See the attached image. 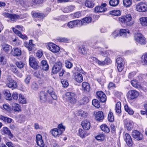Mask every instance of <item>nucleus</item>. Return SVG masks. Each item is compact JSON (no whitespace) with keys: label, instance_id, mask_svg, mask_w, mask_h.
I'll return each instance as SVG.
<instances>
[{"label":"nucleus","instance_id":"1","mask_svg":"<svg viewBox=\"0 0 147 147\" xmlns=\"http://www.w3.org/2000/svg\"><path fill=\"white\" fill-rule=\"evenodd\" d=\"M132 17L130 14H127L118 18L119 22L128 26H131L134 24V22L132 20Z\"/></svg>","mask_w":147,"mask_h":147},{"label":"nucleus","instance_id":"2","mask_svg":"<svg viewBox=\"0 0 147 147\" xmlns=\"http://www.w3.org/2000/svg\"><path fill=\"white\" fill-rule=\"evenodd\" d=\"M65 95L68 102L71 104H76L78 100L77 96L75 93L73 92H67Z\"/></svg>","mask_w":147,"mask_h":147},{"label":"nucleus","instance_id":"3","mask_svg":"<svg viewBox=\"0 0 147 147\" xmlns=\"http://www.w3.org/2000/svg\"><path fill=\"white\" fill-rule=\"evenodd\" d=\"M135 39L136 43L141 45H145L146 43V40L144 36L140 33H137L135 35Z\"/></svg>","mask_w":147,"mask_h":147},{"label":"nucleus","instance_id":"4","mask_svg":"<svg viewBox=\"0 0 147 147\" xmlns=\"http://www.w3.org/2000/svg\"><path fill=\"white\" fill-rule=\"evenodd\" d=\"M29 62L30 65L32 68L36 69L39 68L37 60L35 57L31 55L29 57Z\"/></svg>","mask_w":147,"mask_h":147},{"label":"nucleus","instance_id":"5","mask_svg":"<svg viewBox=\"0 0 147 147\" xmlns=\"http://www.w3.org/2000/svg\"><path fill=\"white\" fill-rule=\"evenodd\" d=\"M138 92L134 90H129L127 94V97L129 100H133L137 98L139 96Z\"/></svg>","mask_w":147,"mask_h":147},{"label":"nucleus","instance_id":"6","mask_svg":"<svg viewBox=\"0 0 147 147\" xmlns=\"http://www.w3.org/2000/svg\"><path fill=\"white\" fill-rule=\"evenodd\" d=\"M136 9L139 12L147 11V5L144 3L140 2L136 5Z\"/></svg>","mask_w":147,"mask_h":147},{"label":"nucleus","instance_id":"7","mask_svg":"<svg viewBox=\"0 0 147 147\" xmlns=\"http://www.w3.org/2000/svg\"><path fill=\"white\" fill-rule=\"evenodd\" d=\"M132 136L138 141L141 140L143 138V135L139 131L134 130L131 133Z\"/></svg>","mask_w":147,"mask_h":147},{"label":"nucleus","instance_id":"8","mask_svg":"<svg viewBox=\"0 0 147 147\" xmlns=\"http://www.w3.org/2000/svg\"><path fill=\"white\" fill-rule=\"evenodd\" d=\"M48 49L53 53H56L59 52L60 50L59 47L55 44L50 43L48 44Z\"/></svg>","mask_w":147,"mask_h":147},{"label":"nucleus","instance_id":"9","mask_svg":"<svg viewBox=\"0 0 147 147\" xmlns=\"http://www.w3.org/2000/svg\"><path fill=\"white\" fill-rule=\"evenodd\" d=\"M97 98L100 101L102 102L106 101V96L105 94L102 91H98L96 93Z\"/></svg>","mask_w":147,"mask_h":147},{"label":"nucleus","instance_id":"10","mask_svg":"<svg viewBox=\"0 0 147 147\" xmlns=\"http://www.w3.org/2000/svg\"><path fill=\"white\" fill-rule=\"evenodd\" d=\"M62 63L60 61L56 63L52 68V72L54 74L58 73L61 68Z\"/></svg>","mask_w":147,"mask_h":147},{"label":"nucleus","instance_id":"11","mask_svg":"<svg viewBox=\"0 0 147 147\" xmlns=\"http://www.w3.org/2000/svg\"><path fill=\"white\" fill-rule=\"evenodd\" d=\"M79 20H75L71 21L67 24V26L69 28H72L76 26L80 27V24Z\"/></svg>","mask_w":147,"mask_h":147},{"label":"nucleus","instance_id":"12","mask_svg":"<svg viewBox=\"0 0 147 147\" xmlns=\"http://www.w3.org/2000/svg\"><path fill=\"white\" fill-rule=\"evenodd\" d=\"M124 138L128 146L129 147H132L133 142L130 135L128 133H126L124 136Z\"/></svg>","mask_w":147,"mask_h":147},{"label":"nucleus","instance_id":"13","mask_svg":"<svg viewBox=\"0 0 147 147\" xmlns=\"http://www.w3.org/2000/svg\"><path fill=\"white\" fill-rule=\"evenodd\" d=\"M91 21L92 18L90 17L84 18L81 20H79L80 26H81L83 25H86L91 22Z\"/></svg>","mask_w":147,"mask_h":147},{"label":"nucleus","instance_id":"14","mask_svg":"<svg viewBox=\"0 0 147 147\" xmlns=\"http://www.w3.org/2000/svg\"><path fill=\"white\" fill-rule=\"evenodd\" d=\"M125 127L126 128L128 131H130L133 128L134 123L131 120H124Z\"/></svg>","mask_w":147,"mask_h":147},{"label":"nucleus","instance_id":"15","mask_svg":"<svg viewBox=\"0 0 147 147\" xmlns=\"http://www.w3.org/2000/svg\"><path fill=\"white\" fill-rule=\"evenodd\" d=\"M94 113L96 120L100 121L104 119V115L102 111L94 112Z\"/></svg>","mask_w":147,"mask_h":147},{"label":"nucleus","instance_id":"16","mask_svg":"<svg viewBox=\"0 0 147 147\" xmlns=\"http://www.w3.org/2000/svg\"><path fill=\"white\" fill-rule=\"evenodd\" d=\"M3 15L5 17L10 18L12 21H14L20 18L19 16L16 15L11 14L6 12L3 13Z\"/></svg>","mask_w":147,"mask_h":147},{"label":"nucleus","instance_id":"17","mask_svg":"<svg viewBox=\"0 0 147 147\" xmlns=\"http://www.w3.org/2000/svg\"><path fill=\"white\" fill-rule=\"evenodd\" d=\"M119 33V35L123 37H126L130 35L129 31L128 29H121Z\"/></svg>","mask_w":147,"mask_h":147},{"label":"nucleus","instance_id":"18","mask_svg":"<svg viewBox=\"0 0 147 147\" xmlns=\"http://www.w3.org/2000/svg\"><path fill=\"white\" fill-rule=\"evenodd\" d=\"M8 82L7 84V86L10 88H16L17 86V83L14 82L13 80L10 78L7 79Z\"/></svg>","mask_w":147,"mask_h":147},{"label":"nucleus","instance_id":"19","mask_svg":"<svg viewBox=\"0 0 147 147\" xmlns=\"http://www.w3.org/2000/svg\"><path fill=\"white\" fill-rule=\"evenodd\" d=\"M47 93L44 91L40 92V94L39 98L40 101L41 102H45L47 100Z\"/></svg>","mask_w":147,"mask_h":147},{"label":"nucleus","instance_id":"20","mask_svg":"<svg viewBox=\"0 0 147 147\" xmlns=\"http://www.w3.org/2000/svg\"><path fill=\"white\" fill-rule=\"evenodd\" d=\"M50 132L52 135L55 137L59 136V135L62 134V131H61L57 128H54L50 131Z\"/></svg>","mask_w":147,"mask_h":147},{"label":"nucleus","instance_id":"21","mask_svg":"<svg viewBox=\"0 0 147 147\" xmlns=\"http://www.w3.org/2000/svg\"><path fill=\"white\" fill-rule=\"evenodd\" d=\"M12 30L14 32L17 34L19 37L23 39H27L28 37L25 35H23L21 33L13 27L12 28Z\"/></svg>","mask_w":147,"mask_h":147},{"label":"nucleus","instance_id":"22","mask_svg":"<svg viewBox=\"0 0 147 147\" xmlns=\"http://www.w3.org/2000/svg\"><path fill=\"white\" fill-rule=\"evenodd\" d=\"M82 127L85 130H88L90 126V123L86 120L82 121L81 123Z\"/></svg>","mask_w":147,"mask_h":147},{"label":"nucleus","instance_id":"23","mask_svg":"<svg viewBox=\"0 0 147 147\" xmlns=\"http://www.w3.org/2000/svg\"><path fill=\"white\" fill-rule=\"evenodd\" d=\"M75 74L74 78L75 81L78 83L81 82L83 80L82 75L78 73H76Z\"/></svg>","mask_w":147,"mask_h":147},{"label":"nucleus","instance_id":"24","mask_svg":"<svg viewBox=\"0 0 147 147\" xmlns=\"http://www.w3.org/2000/svg\"><path fill=\"white\" fill-rule=\"evenodd\" d=\"M89 59L91 61H94L99 65L103 66L105 65L104 61H100L96 57L91 56L90 57Z\"/></svg>","mask_w":147,"mask_h":147},{"label":"nucleus","instance_id":"25","mask_svg":"<svg viewBox=\"0 0 147 147\" xmlns=\"http://www.w3.org/2000/svg\"><path fill=\"white\" fill-rule=\"evenodd\" d=\"M13 110L16 112L21 111V110L20 105L18 104L13 103L11 104Z\"/></svg>","mask_w":147,"mask_h":147},{"label":"nucleus","instance_id":"26","mask_svg":"<svg viewBox=\"0 0 147 147\" xmlns=\"http://www.w3.org/2000/svg\"><path fill=\"white\" fill-rule=\"evenodd\" d=\"M0 120H2L5 123H10L13 121V119L11 118L1 115H0Z\"/></svg>","mask_w":147,"mask_h":147},{"label":"nucleus","instance_id":"27","mask_svg":"<svg viewBox=\"0 0 147 147\" xmlns=\"http://www.w3.org/2000/svg\"><path fill=\"white\" fill-rule=\"evenodd\" d=\"M82 88L84 92H89L90 89V86L89 84L86 82L82 83Z\"/></svg>","mask_w":147,"mask_h":147},{"label":"nucleus","instance_id":"28","mask_svg":"<svg viewBox=\"0 0 147 147\" xmlns=\"http://www.w3.org/2000/svg\"><path fill=\"white\" fill-rule=\"evenodd\" d=\"M85 5L86 7L89 8H92L94 6V3L92 0H86Z\"/></svg>","mask_w":147,"mask_h":147},{"label":"nucleus","instance_id":"29","mask_svg":"<svg viewBox=\"0 0 147 147\" xmlns=\"http://www.w3.org/2000/svg\"><path fill=\"white\" fill-rule=\"evenodd\" d=\"M106 10V8L99 6H96L94 9V11L96 13L104 12Z\"/></svg>","mask_w":147,"mask_h":147},{"label":"nucleus","instance_id":"30","mask_svg":"<svg viewBox=\"0 0 147 147\" xmlns=\"http://www.w3.org/2000/svg\"><path fill=\"white\" fill-rule=\"evenodd\" d=\"M131 83L132 86L135 88L138 89H141L142 88L141 86L135 80H133L131 81Z\"/></svg>","mask_w":147,"mask_h":147},{"label":"nucleus","instance_id":"31","mask_svg":"<svg viewBox=\"0 0 147 147\" xmlns=\"http://www.w3.org/2000/svg\"><path fill=\"white\" fill-rule=\"evenodd\" d=\"M93 48L96 49H97L98 51L100 52V54L104 56H105L107 54L106 51H102L103 48L101 47H97L96 46H93Z\"/></svg>","mask_w":147,"mask_h":147},{"label":"nucleus","instance_id":"32","mask_svg":"<svg viewBox=\"0 0 147 147\" xmlns=\"http://www.w3.org/2000/svg\"><path fill=\"white\" fill-rule=\"evenodd\" d=\"M12 55L13 56H19L21 54V50L18 48H14L12 51Z\"/></svg>","mask_w":147,"mask_h":147},{"label":"nucleus","instance_id":"33","mask_svg":"<svg viewBox=\"0 0 147 147\" xmlns=\"http://www.w3.org/2000/svg\"><path fill=\"white\" fill-rule=\"evenodd\" d=\"M115 110L116 113L118 115L121 113V103L120 102H118L116 103Z\"/></svg>","mask_w":147,"mask_h":147},{"label":"nucleus","instance_id":"34","mask_svg":"<svg viewBox=\"0 0 147 147\" xmlns=\"http://www.w3.org/2000/svg\"><path fill=\"white\" fill-rule=\"evenodd\" d=\"M78 135L82 138H84L87 136V132L82 129H80L78 130Z\"/></svg>","mask_w":147,"mask_h":147},{"label":"nucleus","instance_id":"35","mask_svg":"<svg viewBox=\"0 0 147 147\" xmlns=\"http://www.w3.org/2000/svg\"><path fill=\"white\" fill-rule=\"evenodd\" d=\"M18 101L19 102L22 104H26V98L22 94H20L19 96Z\"/></svg>","mask_w":147,"mask_h":147},{"label":"nucleus","instance_id":"36","mask_svg":"<svg viewBox=\"0 0 147 147\" xmlns=\"http://www.w3.org/2000/svg\"><path fill=\"white\" fill-rule=\"evenodd\" d=\"M42 69L45 71H47L49 69V65L45 60H42L41 62Z\"/></svg>","mask_w":147,"mask_h":147},{"label":"nucleus","instance_id":"37","mask_svg":"<svg viewBox=\"0 0 147 147\" xmlns=\"http://www.w3.org/2000/svg\"><path fill=\"white\" fill-rule=\"evenodd\" d=\"M100 128L104 132L106 133H109L110 131V129L105 124H103L101 125L100 126Z\"/></svg>","mask_w":147,"mask_h":147},{"label":"nucleus","instance_id":"38","mask_svg":"<svg viewBox=\"0 0 147 147\" xmlns=\"http://www.w3.org/2000/svg\"><path fill=\"white\" fill-rule=\"evenodd\" d=\"M77 115L79 116H80L83 118L86 117L88 115L87 112L80 110L78 111L77 113Z\"/></svg>","mask_w":147,"mask_h":147},{"label":"nucleus","instance_id":"39","mask_svg":"<svg viewBox=\"0 0 147 147\" xmlns=\"http://www.w3.org/2000/svg\"><path fill=\"white\" fill-rule=\"evenodd\" d=\"M140 23L143 26H147V17H142L140 19Z\"/></svg>","mask_w":147,"mask_h":147},{"label":"nucleus","instance_id":"40","mask_svg":"<svg viewBox=\"0 0 147 147\" xmlns=\"http://www.w3.org/2000/svg\"><path fill=\"white\" fill-rule=\"evenodd\" d=\"M124 109L125 111L128 113L129 114L131 115L133 114L134 113V111L131 108L129 107L127 105H125L124 106Z\"/></svg>","mask_w":147,"mask_h":147},{"label":"nucleus","instance_id":"41","mask_svg":"<svg viewBox=\"0 0 147 147\" xmlns=\"http://www.w3.org/2000/svg\"><path fill=\"white\" fill-rule=\"evenodd\" d=\"M119 2V0H110L109 3L110 5L112 7L117 6Z\"/></svg>","mask_w":147,"mask_h":147},{"label":"nucleus","instance_id":"42","mask_svg":"<svg viewBox=\"0 0 147 147\" xmlns=\"http://www.w3.org/2000/svg\"><path fill=\"white\" fill-rule=\"evenodd\" d=\"M39 87L38 83L36 82H33L31 86L32 89L35 91L37 90L38 89Z\"/></svg>","mask_w":147,"mask_h":147},{"label":"nucleus","instance_id":"43","mask_svg":"<svg viewBox=\"0 0 147 147\" xmlns=\"http://www.w3.org/2000/svg\"><path fill=\"white\" fill-rule=\"evenodd\" d=\"M4 94L6 99L8 100H10L11 99V94L9 90H4Z\"/></svg>","mask_w":147,"mask_h":147},{"label":"nucleus","instance_id":"44","mask_svg":"<svg viewBox=\"0 0 147 147\" xmlns=\"http://www.w3.org/2000/svg\"><path fill=\"white\" fill-rule=\"evenodd\" d=\"M123 4L125 7H129L132 4V0H123Z\"/></svg>","mask_w":147,"mask_h":147},{"label":"nucleus","instance_id":"45","mask_svg":"<svg viewBox=\"0 0 147 147\" xmlns=\"http://www.w3.org/2000/svg\"><path fill=\"white\" fill-rule=\"evenodd\" d=\"M3 49L5 52H9L12 49V47L8 45H5L3 47Z\"/></svg>","mask_w":147,"mask_h":147},{"label":"nucleus","instance_id":"46","mask_svg":"<svg viewBox=\"0 0 147 147\" xmlns=\"http://www.w3.org/2000/svg\"><path fill=\"white\" fill-rule=\"evenodd\" d=\"M32 16L34 18H43L45 16L43 13H34L33 14Z\"/></svg>","mask_w":147,"mask_h":147},{"label":"nucleus","instance_id":"47","mask_svg":"<svg viewBox=\"0 0 147 147\" xmlns=\"http://www.w3.org/2000/svg\"><path fill=\"white\" fill-rule=\"evenodd\" d=\"M111 14L116 16H118L121 15V12L119 10H114L110 11Z\"/></svg>","mask_w":147,"mask_h":147},{"label":"nucleus","instance_id":"48","mask_svg":"<svg viewBox=\"0 0 147 147\" xmlns=\"http://www.w3.org/2000/svg\"><path fill=\"white\" fill-rule=\"evenodd\" d=\"M79 52L83 55L86 54L87 53V49L84 46H82L79 48Z\"/></svg>","mask_w":147,"mask_h":147},{"label":"nucleus","instance_id":"49","mask_svg":"<svg viewBox=\"0 0 147 147\" xmlns=\"http://www.w3.org/2000/svg\"><path fill=\"white\" fill-rule=\"evenodd\" d=\"M89 101V99L87 97L83 98L80 101V104L81 105L86 104Z\"/></svg>","mask_w":147,"mask_h":147},{"label":"nucleus","instance_id":"50","mask_svg":"<svg viewBox=\"0 0 147 147\" xmlns=\"http://www.w3.org/2000/svg\"><path fill=\"white\" fill-rule=\"evenodd\" d=\"M141 59L142 62L144 64L147 65V53L143 55Z\"/></svg>","mask_w":147,"mask_h":147},{"label":"nucleus","instance_id":"51","mask_svg":"<svg viewBox=\"0 0 147 147\" xmlns=\"http://www.w3.org/2000/svg\"><path fill=\"white\" fill-rule=\"evenodd\" d=\"M92 104L95 107L97 108H99L100 107L99 102L98 100L97 99H94L92 101Z\"/></svg>","mask_w":147,"mask_h":147},{"label":"nucleus","instance_id":"52","mask_svg":"<svg viewBox=\"0 0 147 147\" xmlns=\"http://www.w3.org/2000/svg\"><path fill=\"white\" fill-rule=\"evenodd\" d=\"M10 130L7 127H4L1 130L2 134L3 135H7Z\"/></svg>","mask_w":147,"mask_h":147},{"label":"nucleus","instance_id":"53","mask_svg":"<svg viewBox=\"0 0 147 147\" xmlns=\"http://www.w3.org/2000/svg\"><path fill=\"white\" fill-rule=\"evenodd\" d=\"M108 120L111 122H112L114 121V117L113 113L111 112H110L108 115Z\"/></svg>","mask_w":147,"mask_h":147},{"label":"nucleus","instance_id":"54","mask_svg":"<svg viewBox=\"0 0 147 147\" xmlns=\"http://www.w3.org/2000/svg\"><path fill=\"white\" fill-rule=\"evenodd\" d=\"M35 76L37 78H41L43 76V74L41 71H38L34 73Z\"/></svg>","mask_w":147,"mask_h":147},{"label":"nucleus","instance_id":"55","mask_svg":"<svg viewBox=\"0 0 147 147\" xmlns=\"http://www.w3.org/2000/svg\"><path fill=\"white\" fill-rule=\"evenodd\" d=\"M116 62L117 65H124L125 63L123 59L121 57L117 58L116 60Z\"/></svg>","mask_w":147,"mask_h":147},{"label":"nucleus","instance_id":"56","mask_svg":"<svg viewBox=\"0 0 147 147\" xmlns=\"http://www.w3.org/2000/svg\"><path fill=\"white\" fill-rule=\"evenodd\" d=\"M105 138V135L103 134H100L96 137V138L98 140H103Z\"/></svg>","mask_w":147,"mask_h":147},{"label":"nucleus","instance_id":"57","mask_svg":"<svg viewBox=\"0 0 147 147\" xmlns=\"http://www.w3.org/2000/svg\"><path fill=\"white\" fill-rule=\"evenodd\" d=\"M7 60L4 57L2 56L0 58V64L3 65L6 64Z\"/></svg>","mask_w":147,"mask_h":147},{"label":"nucleus","instance_id":"58","mask_svg":"<svg viewBox=\"0 0 147 147\" xmlns=\"http://www.w3.org/2000/svg\"><path fill=\"white\" fill-rule=\"evenodd\" d=\"M72 17H74V18H78L81 16V14L79 12H77L71 15Z\"/></svg>","mask_w":147,"mask_h":147},{"label":"nucleus","instance_id":"59","mask_svg":"<svg viewBox=\"0 0 147 147\" xmlns=\"http://www.w3.org/2000/svg\"><path fill=\"white\" fill-rule=\"evenodd\" d=\"M65 66L67 68L70 69L72 66V64L70 61H65Z\"/></svg>","mask_w":147,"mask_h":147},{"label":"nucleus","instance_id":"60","mask_svg":"<svg viewBox=\"0 0 147 147\" xmlns=\"http://www.w3.org/2000/svg\"><path fill=\"white\" fill-rule=\"evenodd\" d=\"M136 73L135 71H132L129 73L128 75V77L129 78L131 79L133 78L136 75Z\"/></svg>","mask_w":147,"mask_h":147},{"label":"nucleus","instance_id":"61","mask_svg":"<svg viewBox=\"0 0 147 147\" xmlns=\"http://www.w3.org/2000/svg\"><path fill=\"white\" fill-rule=\"evenodd\" d=\"M74 7L73 6H70L65 9L63 11L65 12H68L72 11Z\"/></svg>","mask_w":147,"mask_h":147},{"label":"nucleus","instance_id":"62","mask_svg":"<svg viewBox=\"0 0 147 147\" xmlns=\"http://www.w3.org/2000/svg\"><path fill=\"white\" fill-rule=\"evenodd\" d=\"M16 64L17 66L20 68H22L24 67V64L21 61L17 62Z\"/></svg>","mask_w":147,"mask_h":147},{"label":"nucleus","instance_id":"63","mask_svg":"<svg viewBox=\"0 0 147 147\" xmlns=\"http://www.w3.org/2000/svg\"><path fill=\"white\" fill-rule=\"evenodd\" d=\"M47 91L50 95L53 93H54L55 92L53 89L51 87H48Z\"/></svg>","mask_w":147,"mask_h":147},{"label":"nucleus","instance_id":"64","mask_svg":"<svg viewBox=\"0 0 147 147\" xmlns=\"http://www.w3.org/2000/svg\"><path fill=\"white\" fill-rule=\"evenodd\" d=\"M36 143L40 147H44V144L42 140L36 141Z\"/></svg>","mask_w":147,"mask_h":147}]
</instances>
